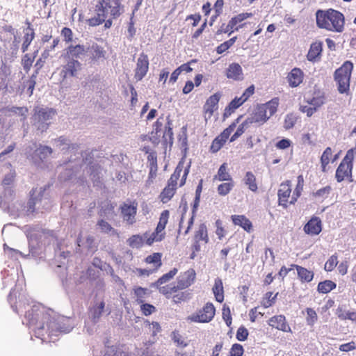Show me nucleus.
<instances>
[{"label":"nucleus","instance_id":"obj_19","mask_svg":"<svg viewBox=\"0 0 356 356\" xmlns=\"http://www.w3.org/2000/svg\"><path fill=\"white\" fill-rule=\"evenodd\" d=\"M220 97V93L216 92L207 99L203 107L206 118H210L213 115V111L217 108Z\"/></svg>","mask_w":356,"mask_h":356},{"label":"nucleus","instance_id":"obj_31","mask_svg":"<svg viewBox=\"0 0 356 356\" xmlns=\"http://www.w3.org/2000/svg\"><path fill=\"white\" fill-rule=\"evenodd\" d=\"M194 241L201 242L204 245H206L209 243V238L207 228L204 224H201L199 226L198 229L195 233Z\"/></svg>","mask_w":356,"mask_h":356},{"label":"nucleus","instance_id":"obj_4","mask_svg":"<svg viewBox=\"0 0 356 356\" xmlns=\"http://www.w3.org/2000/svg\"><path fill=\"white\" fill-rule=\"evenodd\" d=\"M353 69V63L347 60L334 72V79L338 85V90L341 94L347 93L349 90Z\"/></svg>","mask_w":356,"mask_h":356},{"label":"nucleus","instance_id":"obj_12","mask_svg":"<svg viewBox=\"0 0 356 356\" xmlns=\"http://www.w3.org/2000/svg\"><path fill=\"white\" fill-rule=\"evenodd\" d=\"M137 208L138 204L136 201H132L129 204L123 203L120 205L122 217L128 225H133L136 222Z\"/></svg>","mask_w":356,"mask_h":356},{"label":"nucleus","instance_id":"obj_47","mask_svg":"<svg viewBox=\"0 0 356 356\" xmlns=\"http://www.w3.org/2000/svg\"><path fill=\"white\" fill-rule=\"evenodd\" d=\"M332 154V151L330 147H327L325 151L323 152V154L321 157V167H322V171L325 172L326 171V167L329 164L330 158Z\"/></svg>","mask_w":356,"mask_h":356},{"label":"nucleus","instance_id":"obj_54","mask_svg":"<svg viewBox=\"0 0 356 356\" xmlns=\"http://www.w3.org/2000/svg\"><path fill=\"white\" fill-rule=\"evenodd\" d=\"M307 323L309 325L313 326L318 320V316L316 311L312 308H307Z\"/></svg>","mask_w":356,"mask_h":356},{"label":"nucleus","instance_id":"obj_59","mask_svg":"<svg viewBox=\"0 0 356 356\" xmlns=\"http://www.w3.org/2000/svg\"><path fill=\"white\" fill-rule=\"evenodd\" d=\"M61 35L63 38V40L66 43L72 42L73 40V32L71 29L68 27H64L61 30Z\"/></svg>","mask_w":356,"mask_h":356},{"label":"nucleus","instance_id":"obj_64","mask_svg":"<svg viewBox=\"0 0 356 356\" xmlns=\"http://www.w3.org/2000/svg\"><path fill=\"white\" fill-rule=\"evenodd\" d=\"M338 317L342 320H350L352 321L356 322V312H347L346 313H339L337 312Z\"/></svg>","mask_w":356,"mask_h":356},{"label":"nucleus","instance_id":"obj_51","mask_svg":"<svg viewBox=\"0 0 356 356\" xmlns=\"http://www.w3.org/2000/svg\"><path fill=\"white\" fill-rule=\"evenodd\" d=\"M332 191V188L330 186H326L323 188H321L314 193V197L316 198H318L321 200H325L330 195V193Z\"/></svg>","mask_w":356,"mask_h":356},{"label":"nucleus","instance_id":"obj_44","mask_svg":"<svg viewBox=\"0 0 356 356\" xmlns=\"http://www.w3.org/2000/svg\"><path fill=\"white\" fill-rule=\"evenodd\" d=\"M97 225L100 227L101 232L105 234H109L113 236H118V231L115 229L108 222L104 220H99Z\"/></svg>","mask_w":356,"mask_h":356},{"label":"nucleus","instance_id":"obj_50","mask_svg":"<svg viewBox=\"0 0 356 356\" xmlns=\"http://www.w3.org/2000/svg\"><path fill=\"white\" fill-rule=\"evenodd\" d=\"M338 264V256L337 254H332L327 260L324 266V270L327 272L332 271Z\"/></svg>","mask_w":356,"mask_h":356},{"label":"nucleus","instance_id":"obj_41","mask_svg":"<svg viewBox=\"0 0 356 356\" xmlns=\"http://www.w3.org/2000/svg\"><path fill=\"white\" fill-rule=\"evenodd\" d=\"M244 182L248 186V188L252 192H257L258 190L256 177L254 175L249 171L245 173L244 177Z\"/></svg>","mask_w":356,"mask_h":356},{"label":"nucleus","instance_id":"obj_24","mask_svg":"<svg viewBox=\"0 0 356 356\" xmlns=\"http://www.w3.org/2000/svg\"><path fill=\"white\" fill-rule=\"evenodd\" d=\"M353 167L350 165L341 162L336 170L335 177L338 182L346 179L351 181Z\"/></svg>","mask_w":356,"mask_h":356},{"label":"nucleus","instance_id":"obj_20","mask_svg":"<svg viewBox=\"0 0 356 356\" xmlns=\"http://www.w3.org/2000/svg\"><path fill=\"white\" fill-rule=\"evenodd\" d=\"M251 124L257 123L260 125L264 124L269 119L265 108L261 104L257 105L254 112L248 118Z\"/></svg>","mask_w":356,"mask_h":356},{"label":"nucleus","instance_id":"obj_36","mask_svg":"<svg viewBox=\"0 0 356 356\" xmlns=\"http://www.w3.org/2000/svg\"><path fill=\"white\" fill-rule=\"evenodd\" d=\"M145 243V238L143 235H132L127 239V244L132 248H140Z\"/></svg>","mask_w":356,"mask_h":356},{"label":"nucleus","instance_id":"obj_60","mask_svg":"<svg viewBox=\"0 0 356 356\" xmlns=\"http://www.w3.org/2000/svg\"><path fill=\"white\" fill-rule=\"evenodd\" d=\"M140 305V310L143 315L145 316H149L152 313L156 312V307L149 303H142Z\"/></svg>","mask_w":356,"mask_h":356},{"label":"nucleus","instance_id":"obj_14","mask_svg":"<svg viewBox=\"0 0 356 356\" xmlns=\"http://www.w3.org/2000/svg\"><path fill=\"white\" fill-rule=\"evenodd\" d=\"M149 70V59L147 54L141 53L138 57L135 69L134 79L141 81L147 74Z\"/></svg>","mask_w":356,"mask_h":356},{"label":"nucleus","instance_id":"obj_33","mask_svg":"<svg viewBox=\"0 0 356 356\" xmlns=\"http://www.w3.org/2000/svg\"><path fill=\"white\" fill-rule=\"evenodd\" d=\"M105 307V302L102 301L98 305L94 306L89 310L90 317L93 323H97L100 318Z\"/></svg>","mask_w":356,"mask_h":356},{"label":"nucleus","instance_id":"obj_52","mask_svg":"<svg viewBox=\"0 0 356 356\" xmlns=\"http://www.w3.org/2000/svg\"><path fill=\"white\" fill-rule=\"evenodd\" d=\"M277 296V293H276L273 297V292H267L266 294H265V296L261 302V305L262 306L264 307V308H268L270 307V306H272L274 303H275V298Z\"/></svg>","mask_w":356,"mask_h":356},{"label":"nucleus","instance_id":"obj_48","mask_svg":"<svg viewBox=\"0 0 356 356\" xmlns=\"http://www.w3.org/2000/svg\"><path fill=\"white\" fill-rule=\"evenodd\" d=\"M169 216L170 212L168 210L163 211L160 215L159 220L156 225V228L162 230L163 232H165V228L168 222Z\"/></svg>","mask_w":356,"mask_h":356},{"label":"nucleus","instance_id":"obj_26","mask_svg":"<svg viewBox=\"0 0 356 356\" xmlns=\"http://www.w3.org/2000/svg\"><path fill=\"white\" fill-rule=\"evenodd\" d=\"M225 74L227 79L234 81H241L243 79L242 67L236 63H232L228 66Z\"/></svg>","mask_w":356,"mask_h":356},{"label":"nucleus","instance_id":"obj_57","mask_svg":"<svg viewBox=\"0 0 356 356\" xmlns=\"http://www.w3.org/2000/svg\"><path fill=\"white\" fill-rule=\"evenodd\" d=\"M244 353V348L239 343H234L229 350V356H242Z\"/></svg>","mask_w":356,"mask_h":356},{"label":"nucleus","instance_id":"obj_34","mask_svg":"<svg viewBox=\"0 0 356 356\" xmlns=\"http://www.w3.org/2000/svg\"><path fill=\"white\" fill-rule=\"evenodd\" d=\"M176 191V188L170 186L167 184V186L163 189L159 195L160 200L164 204L168 202L175 195Z\"/></svg>","mask_w":356,"mask_h":356},{"label":"nucleus","instance_id":"obj_21","mask_svg":"<svg viewBox=\"0 0 356 356\" xmlns=\"http://www.w3.org/2000/svg\"><path fill=\"white\" fill-rule=\"evenodd\" d=\"M25 24L27 25V27L24 29V36H23V42L22 44V51L23 53L26 52L32 41L34 40L35 33V31L31 24V22L26 19Z\"/></svg>","mask_w":356,"mask_h":356},{"label":"nucleus","instance_id":"obj_16","mask_svg":"<svg viewBox=\"0 0 356 356\" xmlns=\"http://www.w3.org/2000/svg\"><path fill=\"white\" fill-rule=\"evenodd\" d=\"M81 64L77 60L68 59L67 63L62 67L60 76L63 80L68 77H74L77 75L78 72L81 70Z\"/></svg>","mask_w":356,"mask_h":356},{"label":"nucleus","instance_id":"obj_1","mask_svg":"<svg viewBox=\"0 0 356 356\" xmlns=\"http://www.w3.org/2000/svg\"><path fill=\"white\" fill-rule=\"evenodd\" d=\"M25 318L29 325L34 327L39 334L45 331L46 334L51 335L56 325L49 310L40 304L34 305L31 309L28 310L25 314Z\"/></svg>","mask_w":356,"mask_h":356},{"label":"nucleus","instance_id":"obj_10","mask_svg":"<svg viewBox=\"0 0 356 356\" xmlns=\"http://www.w3.org/2000/svg\"><path fill=\"white\" fill-rule=\"evenodd\" d=\"M236 123L232 122L228 127L225 129L211 143L210 147V151L212 153H216L218 152L226 143L227 140L229 137L230 134L233 132L236 128Z\"/></svg>","mask_w":356,"mask_h":356},{"label":"nucleus","instance_id":"obj_5","mask_svg":"<svg viewBox=\"0 0 356 356\" xmlns=\"http://www.w3.org/2000/svg\"><path fill=\"white\" fill-rule=\"evenodd\" d=\"M56 115V110L52 108L36 107L34 109L33 119L37 129L41 131H46L50 123L47 122Z\"/></svg>","mask_w":356,"mask_h":356},{"label":"nucleus","instance_id":"obj_58","mask_svg":"<svg viewBox=\"0 0 356 356\" xmlns=\"http://www.w3.org/2000/svg\"><path fill=\"white\" fill-rule=\"evenodd\" d=\"M248 335L249 332L248 329L242 325L238 328L236 337L237 340L244 341L248 339Z\"/></svg>","mask_w":356,"mask_h":356},{"label":"nucleus","instance_id":"obj_55","mask_svg":"<svg viewBox=\"0 0 356 356\" xmlns=\"http://www.w3.org/2000/svg\"><path fill=\"white\" fill-rule=\"evenodd\" d=\"M308 103L316 110L318 108L324 104L325 97L324 95H317L313 97L310 100L308 101Z\"/></svg>","mask_w":356,"mask_h":356},{"label":"nucleus","instance_id":"obj_38","mask_svg":"<svg viewBox=\"0 0 356 356\" xmlns=\"http://www.w3.org/2000/svg\"><path fill=\"white\" fill-rule=\"evenodd\" d=\"M304 178L302 175H298L297 177V184L291 195V202H296L298 199L300 197L303 191Z\"/></svg>","mask_w":356,"mask_h":356},{"label":"nucleus","instance_id":"obj_56","mask_svg":"<svg viewBox=\"0 0 356 356\" xmlns=\"http://www.w3.org/2000/svg\"><path fill=\"white\" fill-rule=\"evenodd\" d=\"M296 116L292 114L289 113L287 114L285 117L284 121V127L285 129H290L295 125L296 122Z\"/></svg>","mask_w":356,"mask_h":356},{"label":"nucleus","instance_id":"obj_2","mask_svg":"<svg viewBox=\"0 0 356 356\" xmlns=\"http://www.w3.org/2000/svg\"><path fill=\"white\" fill-rule=\"evenodd\" d=\"M124 12L122 0H97L95 6V15L86 19L90 26L101 25L108 17L118 18Z\"/></svg>","mask_w":356,"mask_h":356},{"label":"nucleus","instance_id":"obj_37","mask_svg":"<svg viewBox=\"0 0 356 356\" xmlns=\"http://www.w3.org/2000/svg\"><path fill=\"white\" fill-rule=\"evenodd\" d=\"M214 180L222 181H232V179L227 170V165L226 163H222L218 170L217 175L213 177Z\"/></svg>","mask_w":356,"mask_h":356},{"label":"nucleus","instance_id":"obj_18","mask_svg":"<svg viewBox=\"0 0 356 356\" xmlns=\"http://www.w3.org/2000/svg\"><path fill=\"white\" fill-rule=\"evenodd\" d=\"M86 49L91 63H95L106 58V51L103 47L97 43L92 44L90 47L86 48Z\"/></svg>","mask_w":356,"mask_h":356},{"label":"nucleus","instance_id":"obj_15","mask_svg":"<svg viewBox=\"0 0 356 356\" xmlns=\"http://www.w3.org/2000/svg\"><path fill=\"white\" fill-rule=\"evenodd\" d=\"M268 324L272 328L283 332H292L291 328L288 323L286 317L282 314L275 315L270 317L268 321Z\"/></svg>","mask_w":356,"mask_h":356},{"label":"nucleus","instance_id":"obj_27","mask_svg":"<svg viewBox=\"0 0 356 356\" xmlns=\"http://www.w3.org/2000/svg\"><path fill=\"white\" fill-rule=\"evenodd\" d=\"M231 219L234 225L241 227L248 233L253 231L252 222L245 215H232Z\"/></svg>","mask_w":356,"mask_h":356},{"label":"nucleus","instance_id":"obj_8","mask_svg":"<svg viewBox=\"0 0 356 356\" xmlns=\"http://www.w3.org/2000/svg\"><path fill=\"white\" fill-rule=\"evenodd\" d=\"M216 307L212 302H207L202 308L188 317L191 322L207 323L211 322L215 317Z\"/></svg>","mask_w":356,"mask_h":356},{"label":"nucleus","instance_id":"obj_3","mask_svg":"<svg viewBox=\"0 0 356 356\" xmlns=\"http://www.w3.org/2000/svg\"><path fill=\"white\" fill-rule=\"evenodd\" d=\"M316 20L318 27L329 31L341 33L344 29V15L332 8L318 10L316 13Z\"/></svg>","mask_w":356,"mask_h":356},{"label":"nucleus","instance_id":"obj_62","mask_svg":"<svg viewBox=\"0 0 356 356\" xmlns=\"http://www.w3.org/2000/svg\"><path fill=\"white\" fill-rule=\"evenodd\" d=\"M216 229V234L218 236L219 240H222L226 235V231L222 227V221L220 220H217L215 222Z\"/></svg>","mask_w":356,"mask_h":356},{"label":"nucleus","instance_id":"obj_22","mask_svg":"<svg viewBox=\"0 0 356 356\" xmlns=\"http://www.w3.org/2000/svg\"><path fill=\"white\" fill-rule=\"evenodd\" d=\"M304 72L298 67L293 68L286 76L289 86L296 88L299 86L303 81Z\"/></svg>","mask_w":356,"mask_h":356},{"label":"nucleus","instance_id":"obj_39","mask_svg":"<svg viewBox=\"0 0 356 356\" xmlns=\"http://www.w3.org/2000/svg\"><path fill=\"white\" fill-rule=\"evenodd\" d=\"M337 284L332 280H325L318 283L317 290L321 293H327L334 289Z\"/></svg>","mask_w":356,"mask_h":356},{"label":"nucleus","instance_id":"obj_61","mask_svg":"<svg viewBox=\"0 0 356 356\" xmlns=\"http://www.w3.org/2000/svg\"><path fill=\"white\" fill-rule=\"evenodd\" d=\"M222 316L227 325L229 327L232 325V318L230 309L228 307H226L225 305L223 306Z\"/></svg>","mask_w":356,"mask_h":356},{"label":"nucleus","instance_id":"obj_28","mask_svg":"<svg viewBox=\"0 0 356 356\" xmlns=\"http://www.w3.org/2000/svg\"><path fill=\"white\" fill-rule=\"evenodd\" d=\"M323 51V42L316 41L310 45V48L307 55V58L309 61L316 62L321 58Z\"/></svg>","mask_w":356,"mask_h":356},{"label":"nucleus","instance_id":"obj_25","mask_svg":"<svg viewBox=\"0 0 356 356\" xmlns=\"http://www.w3.org/2000/svg\"><path fill=\"white\" fill-rule=\"evenodd\" d=\"M252 15H253L251 13H242L232 17L228 22V27L229 28V30H232L233 29L234 31H238L245 24V23L241 24L242 22L249 17H251Z\"/></svg>","mask_w":356,"mask_h":356},{"label":"nucleus","instance_id":"obj_42","mask_svg":"<svg viewBox=\"0 0 356 356\" xmlns=\"http://www.w3.org/2000/svg\"><path fill=\"white\" fill-rule=\"evenodd\" d=\"M251 124L248 119H245L236 129V132L231 136L230 142L235 141L238 138L242 136Z\"/></svg>","mask_w":356,"mask_h":356},{"label":"nucleus","instance_id":"obj_9","mask_svg":"<svg viewBox=\"0 0 356 356\" xmlns=\"http://www.w3.org/2000/svg\"><path fill=\"white\" fill-rule=\"evenodd\" d=\"M184 159H181L177 164V167L175 168L173 173L171 175L170 179L168 181V184H169L170 186H172L174 188H177V184H178V180L181 176V178L180 179V181L179 183V187L183 186L186 184L187 176L189 173L190 170V164L185 168L184 170Z\"/></svg>","mask_w":356,"mask_h":356},{"label":"nucleus","instance_id":"obj_29","mask_svg":"<svg viewBox=\"0 0 356 356\" xmlns=\"http://www.w3.org/2000/svg\"><path fill=\"white\" fill-rule=\"evenodd\" d=\"M291 267L296 269L298 277L302 282H310L313 280L314 273L312 270L296 264H292Z\"/></svg>","mask_w":356,"mask_h":356},{"label":"nucleus","instance_id":"obj_11","mask_svg":"<svg viewBox=\"0 0 356 356\" xmlns=\"http://www.w3.org/2000/svg\"><path fill=\"white\" fill-rule=\"evenodd\" d=\"M291 181L287 180L280 184L277 192L279 204L284 208H287L289 204H294L291 202Z\"/></svg>","mask_w":356,"mask_h":356},{"label":"nucleus","instance_id":"obj_23","mask_svg":"<svg viewBox=\"0 0 356 356\" xmlns=\"http://www.w3.org/2000/svg\"><path fill=\"white\" fill-rule=\"evenodd\" d=\"M322 230V222L318 217H312L304 226V231L306 234L315 236L321 233Z\"/></svg>","mask_w":356,"mask_h":356},{"label":"nucleus","instance_id":"obj_53","mask_svg":"<svg viewBox=\"0 0 356 356\" xmlns=\"http://www.w3.org/2000/svg\"><path fill=\"white\" fill-rule=\"evenodd\" d=\"M233 187L234 184L232 181L230 182L221 184L218 186V193L219 195L225 196L231 191Z\"/></svg>","mask_w":356,"mask_h":356},{"label":"nucleus","instance_id":"obj_17","mask_svg":"<svg viewBox=\"0 0 356 356\" xmlns=\"http://www.w3.org/2000/svg\"><path fill=\"white\" fill-rule=\"evenodd\" d=\"M86 53L87 49L83 44H70L66 48L63 57L67 59L77 60L85 56Z\"/></svg>","mask_w":356,"mask_h":356},{"label":"nucleus","instance_id":"obj_30","mask_svg":"<svg viewBox=\"0 0 356 356\" xmlns=\"http://www.w3.org/2000/svg\"><path fill=\"white\" fill-rule=\"evenodd\" d=\"M144 237L145 238V244L152 245L154 242H160L163 240L165 237V232L156 227L150 235H148L147 232L144 233Z\"/></svg>","mask_w":356,"mask_h":356},{"label":"nucleus","instance_id":"obj_35","mask_svg":"<svg viewBox=\"0 0 356 356\" xmlns=\"http://www.w3.org/2000/svg\"><path fill=\"white\" fill-rule=\"evenodd\" d=\"M279 104L280 99L278 97H274L268 102L261 105L264 106L266 113L268 111L269 115H268V116H269L270 118L277 112Z\"/></svg>","mask_w":356,"mask_h":356},{"label":"nucleus","instance_id":"obj_45","mask_svg":"<svg viewBox=\"0 0 356 356\" xmlns=\"http://www.w3.org/2000/svg\"><path fill=\"white\" fill-rule=\"evenodd\" d=\"M161 257L162 254L159 252H155L152 254L147 256L145 261L147 264H154L156 266V268H159L161 266Z\"/></svg>","mask_w":356,"mask_h":356},{"label":"nucleus","instance_id":"obj_40","mask_svg":"<svg viewBox=\"0 0 356 356\" xmlns=\"http://www.w3.org/2000/svg\"><path fill=\"white\" fill-rule=\"evenodd\" d=\"M178 269L177 268H173L168 273L163 274L161 277H159L152 285H162L170 281L174 278V277L177 274Z\"/></svg>","mask_w":356,"mask_h":356},{"label":"nucleus","instance_id":"obj_49","mask_svg":"<svg viewBox=\"0 0 356 356\" xmlns=\"http://www.w3.org/2000/svg\"><path fill=\"white\" fill-rule=\"evenodd\" d=\"M134 294L136 296V302L138 304H142L145 302V296L148 293V289L141 286H137L134 289Z\"/></svg>","mask_w":356,"mask_h":356},{"label":"nucleus","instance_id":"obj_46","mask_svg":"<svg viewBox=\"0 0 356 356\" xmlns=\"http://www.w3.org/2000/svg\"><path fill=\"white\" fill-rule=\"evenodd\" d=\"M237 37L234 36L229 40L221 43L220 45H218L216 47V53L218 54H222L224 52H225L227 50H228L236 41Z\"/></svg>","mask_w":356,"mask_h":356},{"label":"nucleus","instance_id":"obj_32","mask_svg":"<svg viewBox=\"0 0 356 356\" xmlns=\"http://www.w3.org/2000/svg\"><path fill=\"white\" fill-rule=\"evenodd\" d=\"M216 300L218 302H222L224 300L223 284L221 279L216 278L212 289Z\"/></svg>","mask_w":356,"mask_h":356},{"label":"nucleus","instance_id":"obj_6","mask_svg":"<svg viewBox=\"0 0 356 356\" xmlns=\"http://www.w3.org/2000/svg\"><path fill=\"white\" fill-rule=\"evenodd\" d=\"M157 289L159 292L163 295L166 298H172V301L176 303H181L186 301L188 298V294L186 292L179 291L177 285L175 283L162 285H152Z\"/></svg>","mask_w":356,"mask_h":356},{"label":"nucleus","instance_id":"obj_7","mask_svg":"<svg viewBox=\"0 0 356 356\" xmlns=\"http://www.w3.org/2000/svg\"><path fill=\"white\" fill-rule=\"evenodd\" d=\"M163 117H159L153 124V130L152 134L156 136L158 140L163 131L162 138L165 143L172 144L173 142V131L172 127V122L168 119L166 123L164 124Z\"/></svg>","mask_w":356,"mask_h":356},{"label":"nucleus","instance_id":"obj_43","mask_svg":"<svg viewBox=\"0 0 356 356\" xmlns=\"http://www.w3.org/2000/svg\"><path fill=\"white\" fill-rule=\"evenodd\" d=\"M37 54L38 51H35L33 56L29 54H26L23 56L22 58V65L26 72H29L30 71Z\"/></svg>","mask_w":356,"mask_h":356},{"label":"nucleus","instance_id":"obj_63","mask_svg":"<svg viewBox=\"0 0 356 356\" xmlns=\"http://www.w3.org/2000/svg\"><path fill=\"white\" fill-rule=\"evenodd\" d=\"M245 102L241 97H235L229 104L228 107L226 108L225 111L227 110L234 111L241 106Z\"/></svg>","mask_w":356,"mask_h":356},{"label":"nucleus","instance_id":"obj_13","mask_svg":"<svg viewBox=\"0 0 356 356\" xmlns=\"http://www.w3.org/2000/svg\"><path fill=\"white\" fill-rule=\"evenodd\" d=\"M196 280L195 270L191 268L182 272L177 278V285L179 291L186 289L193 285Z\"/></svg>","mask_w":356,"mask_h":356}]
</instances>
